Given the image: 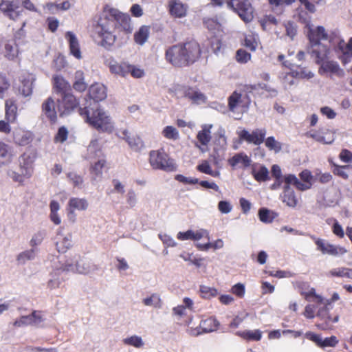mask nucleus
<instances>
[{"mask_svg": "<svg viewBox=\"0 0 352 352\" xmlns=\"http://www.w3.org/2000/svg\"><path fill=\"white\" fill-rule=\"evenodd\" d=\"M125 34H131L133 28L131 19L119 10L105 5L96 25H94V37L98 39V45L107 50H111L117 40L116 30Z\"/></svg>", "mask_w": 352, "mask_h": 352, "instance_id": "f257e3e1", "label": "nucleus"}, {"mask_svg": "<svg viewBox=\"0 0 352 352\" xmlns=\"http://www.w3.org/2000/svg\"><path fill=\"white\" fill-rule=\"evenodd\" d=\"M201 55L199 44L194 41L179 43L166 50L165 58L176 67H188L197 61Z\"/></svg>", "mask_w": 352, "mask_h": 352, "instance_id": "f03ea898", "label": "nucleus"}, {"mask_svg": "<svg viewBox=\"0 0 352 352\" xmlns=\"http://www.w3.org/2000/svg\"><path fill=\"white\" fill-rule=\"evenodd\" d=\"M79 115L90 126L99 132L111 133L114 129L111 116L100 106L96 108L90 107H79Z\"/></svg>", "mask_w": 352, "mask_h": 352, "instance_id": "7ed1b4c3", "label": "nucleus"}, {"mask_svg": "<svg viewBox=\"0 0 352 352\" xmlns=\"http://www.w3.org/2000/svg\"><path fill=\"white\" fill-rule=\"evenodd\" d=\"M150 166L154 170H162L166 172H173L177 170V165L173 159L163 148L152 150L148 153Z\"/></svg>", "mask_w": 352, "mask_h": 352, "instance_id": "20e7f679", "label": "nucleus"}, {"mask_svg": "<svg viewBox=\"0 0 352 352\" xmlns=\"http://www.w3.org/2000/svg\"><path fill=\"white\" fill-rule=\"evenodd\" d=\"M300 181L295 175L288 174L284 176L285 183L292 184L298 190L305 191L311 188L314 176L308 169H305L299 173Z\"/></svg>", "mask_w": 352, "mask_h": 352, "instance_id": "39448f33", "label": "nucleus"}, {"mask_svg": "<svg viewBox=\"0 0 352 352\" xmlns=\"http://www.w3.org/2000/svg\"><path fill=\"white\" fill-rule=\"evenodd\" d=\"M227 6L245 23L251 21L254 18V10L248 0H228Z\"/></svg>", "mask_w": 352, "mask_h": 352, "instance_id": "423d86ee", "label": "nucleus"}, {"mask_svg": "<svg viewBox=\"0 0 352 352\" xmlns=\"http://www.w3.org/2000/svg\"><path fill=\"white\" fill-rule=\"evenodd\" d=\"M331 308L327 306L320 307L316 314L318 322L316 327L322 331L332 330L333 324L338 322L340 316L338 314L331 316L329 313Z\"/></svg>", "mask_w": 352, "mask_h": 352, "instance_id": "0eeeda50", "label": "nucleus"}, {"mask_svg": "<svg viewBox=\"0 0 352 352\" xmlns=\"http://www.w3.org/2000/svg\"><path fill=\"white\" fill-rule=\"evenodd\" d=\"M78 105V100L72 92L61 96L57 100V108L60 116L71 113Z\"/></svg>", "mask_w": 352, "mask_h": 352, "instance_id": "6e6552de", "label": "nucleus"}, {"mask_svg": "<svg viewBox=\"0 0 352 352\" xmlns=\"http://www.w3.org/2000/svg\"><path fill=\"white\" fill-rule=\"evenodd\" d=\"M37 158L36 151L25 152L19 158V171L24 173L27 177H31L34 173V162Z\"/></svg>", "mask_w": 352, "mask_h": 352, "instance_id": "1a4fd4ad", "label": "nucleus"}, {"mask_svg": "<svg viewBox=\"0 0 352 352\" xmlns=\"http://www.w3.org/2000/svg\"><path fill=\"white\" fill-rule=\"evenodd\" d=\"M266 130L265 129H257L251 133L247 130L243 129L239 133V137L241 140L246 141L248 143L254 145H260L265 142Z\"/></svg>", "mask_w": 352, "mask_h": 352, "instance_id": "9d476101", "label": "nucleus"}, {"mask_svg": "<svg viewBox=\"0 0 352 352\" xmlns=\"http://www.w3.org/2000/svg\"><path fill=\"white\" fill-rule=\"evenodd\" d=\"M297 288L300 295L303 296L307 301L312 302L316 304L324 302V298L316 293L314 287H310L308 283L300 282L297 284Z\"/></svg>", "mask_w": 352, "mask_h": 352, "instance_id": "9b49d317", "label": "nucleus"}, {"mask_svg": "<svg viewBox=\"0 0 352 352\" xmlns=\"http://www.w3.org/2000/svg\"><path fill=\"white\" fill-rule=\"evenodd\" d=\"M118 135L124 139L134 151L138 152L144 148L143 140L138 135H131L127 129L120 130Z\"/></svg>", "mask_w": 352, "mask_h": 352, "instance_id": "f8f14e48", "label": "nucleus"}, {"mask_svg": "<svg viewBox=\"0 0 352 352\" xmlns=\"http://www.w3.org/2000/svg\"><path fill=\"white\" fill-rule=\"evenodd\" d=\"M305 336L307 339L316 343V344L320 348L334 347L339 342L335 336H331V337L325 338L322 340L320 335L311 331L307 332Z\"/></svg>", "mask_w": 352, "mask_h": 352, "instance_id": "ddd939ff", "label": "nucleus"}, {"mask_svg": "<svg viewBox=\"0 0 352 352\" xmlns=\"http://www.w3.org/2000/svg\"><path fill=\"white\" fill-rule=\"evenodd\" d=\"M305 135L326 144H331L335 140L334 133L329 129H320L318 131H311L306 133Z\"/></svg>", "mask_w": 352, "mask_h": 352, "instance_id": "4468645a", "label": "nucleus"}, {"mask_svg": "<svg viewBox=\"0 0 352 352\" xmlns=\"http://www.w3.org/2000/svg\"><path fill=\"white\" fill-rule=\"evenodd\" d=\"M219 326V321L214 317H210L200 322L198 329H191V334L198 336L203 333L216 331Z\"/></svg>", "mask_w": 352, "mask_h": 352, "instance_id": "2eb2a0df", "label": "nucleus"}, {"mask_svg": "<svg viewBox=\"0 0 352 352\" xmlns=\"http://www.w3.org/2000/svg\"><path fill=\"white\" fill-rule=\"evenodd\" d=\"M183 98L188 99L193 104L205 103L207 100L206 95L199 91L197 87L186 85Z\"/></svg>", "mask_w": 352, "mask_h": 352, "instance_id": "dca6fc26", "label": "nucleus"}, {"mask_svg": "<svg viewBox=\"0 0 352 352\" xmlns=\"http://www.w3.org/2000/svg\"><path fill=\"white\" fill-rule=\"evenodd\" d=\"M87 97L96 102L104 100L107 98V88L101 83H94L89 87Z\"/></svg>", "mask_w": 352, "mask_h": 352, "instance_id": "f3484780", "label": "nucleus"}, {"mask_svg": "<svg viewBox=\"0 0 352 352\" xmlns=\"http://www.w3.org/2000/svg\"><path fill=\"white\" fill-rule=\"evenodd\" d=\"M41 110L43 114L47 118L51 124L57 122V111L56 104L52 97H48L42 104Z\"/></svg>", "mask_w": 352, "mask_h": 352, "instance_id": "a211bd4d", "label": "nucleus"}, {"mask_svg": "<svg viewBox=\"0 0 352 352\" xmlns=\"http://www.w3.org/2000/svg\"><path fill=\"white\" fill-rule=\"evenodd\" d=\"M336 48L341 53L338 58L343 65L351 62L352 59V37L349 38L347 43L343 40L340 41Z\"/></svg>", "mask_w": 352, "mask_h": 352, "instance_id": "6ab92c4d", "label": "nucleus"}, {"mask_svg": "<svg viewBox=\"0 0 352 352\" xmlns=\"http://www.w3.org/2000/svg\"><path fill=\"white\" fill-rule=\"evenodd\" d=\"M34 80V78L32 74H22L19 77L21 82L18 88L19 93L25 97L30 96L32 94Z\"/></svg>", "mask_w": 352, "mask_h": 352, "instance_id": "aec40b11", "label": "nucleus"}, {"mask_svg": "<svg viewBox=\"0 0 352 352\" xmlns=\"http://www.w3.org/2000/svg\"><path fill=\"white\" fill-rule=\"evenodd\" d=\"M107 65L111 74L125 77L129 74L130 64L126 62L118 63L113 58L107 60Z\"/></svg>", "mask_w": 352, "mask_h": 352, "instance_id": "412c9836", "label": "nucleus"}, {"mask_svg": "<svg viewBox=\"0 0 352 352\" xmlns=\"http://www.w3.org/2000/svg\"><path fill=\"white\" fill-rule=\"evenodd\" d=\"M53 89L60 96L72 92L71 85L63 76L55 75L52 78Z\"/></svg>", "mask_w": 352, "mask_h": 352, "instance_id": "4be33fe9", "label": "nucleus"}, {"mask_svg": "<svg viewBox=\"0 0 352 352\" xmlns=\"http://www.w3.org/2000/svg\"><path fill=\"white\" fill-rule=\"evenodd\" d=\"M168 6L170 14L175 18H182L187 14V6L179 0L169 1Z\"/></svg>", "mask_w": 352, "mask_h": 352, "instance_id": "5701e85b", "label": "nucleus"}, {"mask_svg": "<svg viewBox=\"0 0 352 352\" xmlns=\"http://www.w3.org/2000/svg\"><path fill=\"white\" fill-rule=\"evenodd\" d=\"M251 159L244 153H239L228 159V164L233 168L237 166L243 168L249 167L251 164Z\"/></svg>", "mask_w": 352, "mask_h": 352, "instance_id": "b1692460", "label": "nucleus"}, {"mask_svg": "<svg viewBox=\"0 0 352 352\" xmlns=\"http://www.w3.org/2000/svg\"><path fill=\"white\" fill-rule=\"evenodd\" d=\"M65 38L69 43V48L70 54L76 59H81L82 54L80 47V43L76 35L70 31L65 33Z\"/></svg>", "mask_w": 352, "mask_h": 352, "instance_id": "393cba45", "label": "nucleus"}, {"mask_svg": "<svg viewBox=\"0 0 352 352\" xmlns=\"http://www.w3.org/2000/svg\"><path fill=\"white\" fill-rule=\"evenodd\" d=\"M292 184L285 183L282 195V201L287 206L295 208L298 204V199L294 190L290 187Z\"/></svg>", "mask_w": 352, "mask_h": 352, "instance_id": "a878e982", "label": "nucleus"}, {"mask_svg": "<svg viewBox=\"0 0 352 352\" xmlns=\"http://www.w3.org/2000/svg\"><path fill=\"white\" fill-rule=\"evenodd\" d=\"M33 139L34 135L30 131L19 129L14 132L13 140L17 145L27 146L33 141Z\"/></svg>", "mask_w": 352, "mask_h": 352, "instance_id": "bb28decb", "label": "nucleus"}, {"mask_svg": "<svg viewBox=\"0 0 352 352\" xmlns=\"http://www.w3.org/2000/svg\"><path fill=\"white\" fill-rule=\"evenodd\" d=\"M327 33L322 26H318L316 29H309L308 32V38L312 46L321 45L320 41L327 39Z\"/></svg>", "mask_w": 352, "mask_h": 352, "instance_id": "cd10ccee", "label": "nucleus"}, {"mask_svg": "<svg viewBox=\"0 0 352 352\" xmlns=\"http://www.w3.org/2000/svg\"><path fill=\"white\" fill-rule=\"evenodd\" d=\"M18 107L16 100L9 98L5 102L6 119L8 122H14L17 117Z\"/></svg>", "mask_w": 352, "mask_h": 352, "instance_id": "c85d7f7f", "label": "nucleus"}, {"mask_svg": "<svg viewBox=\"0 0 352 352\" xmlns=\"http://www.w3.org/2000/svg\"><path fill=\"white\" fill-rule=\"evenodd\" d=\"M18 7L13 1L0 0V10L11 19L15 20L19 15L16 11Z\"/></svg>", "mask_w": 352, "mask_h": 352, "instance_id": "c756f323", "label": "nucleus"}, {"mask_svg": "<svg viewBox=\"0 0 352 352\" xmlns=\"http://www.w3.org/2000/svg\"><path fill=\"white\" fill-rule=\"evenodd\" d=\"M73 89L79 93L84 92L87 89V84L85 80V74L82 70H77L74 73Z\"/></svg>", "mask_w": 352, "mask_h": 352, "instance_id": "7c9ffc66", "label": "nucleus"}, {"mask_svg": "<svg viewBox=\"0 0 352 352\" xmlns=\"http://www.w3.org/2000/svg\"><path fill=\"white\" fill-rule=\"evenodd\" d=\"M212 127V124H204L202 129L197 133L196 138L201 146H206L210 142Z\"/></svg>", "mask_w": 352, "mask_h": 352, "instance_id": "2f4dec72", "label": "nucleus"}, {"mask_svg": "<svg viewBox=\"0 0 352 352\" xmlns=\"http://www.w3.org/2000/svg\"><path fill=\"white\" fill-rule=\"evenodd\" d=\"M316 48L312 51V56L316 58V63L318 65H321L328 58L329 49L327 46L324 45H315Z\"/></svg>", "mask_w": 352, "mask_h": 352, "instance_id": "473e14b6", "label": "nucleus"}, {"mask_svg": "<svg viewBox=\"0 0 352 352\" xmlns=\"http://www.w3.org/2000/svg\"><path fill=\"white\" fill-rule=\"evenodd\" d=\"M12 154L9 146L3 142H0V167L11 162Z\"/></svg>", "mask_w": 352, "mask_h": 352, "instance_id": "72a5a7b5", "label": "nucleus"}, {"mask_svg": "<svg viewBox=\"0 0 352 352\" xmlns=\"http://www.w3.org/2000/svg\"><path fill=\"white\" fill-rule=\"evenodd\" d=\"M67 206L74 210H86L89 203L85 198L72 197L68 201Z\"/></svg>", "mask_w": 352, "mask_h": 352, "instance_id": "f704fd0d", "label": "nucleus"}, {"mask_svg": "<svg viewBox=\"0 0 352 352\" xmlns=\"http://www.w3.org/2000/svg\"><path fill=\"white\" fill-rule=\"evenodd\" d=\"M76 267V271L82 274H89L98 270V265L91 261L77 263Z\"/></svg>", "mask_w": 352, "mask_h": 352, "instance_id": "c9c22d12", "label": "nucleus"}, {"mask_svg": "<svg viewBox=\"0 0 352 352\" xmlns=\"http://www.w3.org/2000/svg\"><path fill=\"white\" fill-rule=\"evenodd\" d=\"M322 71L324 73H332L338 74L340 72H342L339 67L337 62L333 60H324L321 65L319 69V72L322 74Z\"/></svg>", "mask_w": 352, "mask_h": 352, "instance_id": "e433bc0d", "label": "nucleus"}, {"mask_svg": "<svg viewBox=\"0 0 352 352\" xmlns=\"http://www.w3.org/2000/svg\"><path fill=\"white\" fill-rule=\"evenodd\" d=\"M149 28L142 25L138 32L134 34V41L137 44L143 45L148 38Z\"/></svg>", "mask_w": 352, "mask_h": 352, "instance_id": "4c0bfd02", "label": "nucleus"}, {"mask_svg": "<svg viewBox=\"0 0 352 352\" xmlns=\"http://www.w3.org/2000/svg\"><path fill=\"white\" fill-rule=\"evenodd\" d=\"M50 220L55 224L59 225L61 223L60 218L58 214L60 209L59 203L57 201L52 200L50 204Z\"/></svg>", "mask_w": 352, "mask_h": 352, "instance_id": "58836bf2", "label": "nucleus"}, {"mask_svg": "<svg viewBox=\"0 0 352 352\" xmlns=\"http://www.w3.org/2000/svg\"><path fill=\"white\" fill-rule=\"evenodd\" d=\"M242 95L241 94L234 91L228 99V108L230 111L234 112L236 109L239 106V104L242 102Z\"/></svg>", "mask_w": 352, "mask_h": 352, "instance_id": "ea45409f", "label": "nucleus"}, {"mask_svg": "<svg viewBox=\"0 0 352 352\" xmlns=\"http://www.w3.org/2000/svg\"><path fill=\"white\" fill-rule=\"evenodd\" d=\"M252 175L254 179L258 182H265L270 179L268 169L264 166H261L258 170L253 169Z\"/></svg>", "mask_w": 352, "mask_h": 352, "instance_id": "a19ab883", "label": "nucleus"}, {"mask_svg": "<svg viewBox=\"0 0 352 352\" xmlns=\"http://www.w3.org/2000/svg\"><path fill=\"white\" fill-rule=\"evenodd\" d=\"M239 335L246 340L258 341L262 338V333L260 330L244 331L239 333Z\"/></svg>", "mask_w": 352, "mask_h": 352, "instance_id": "79ce46f5", "label": "nucleus"}, {"mask_svg": "<svg viewBox=\"0 0 352 352\" xmlns=\"http://www.w3.org/2000/svg\"><path fill=\"white\" fill-rule=\"evenodd\" d=\"M56 245L58 252H66L72 245L71 236H69V237H63L58 239L56 241Z\"/></svg>", "mask_w": 352, "mask_h": 352, "instance_id": "37998d69", "label": "nucleus"}, {"mask_svg": "<svg viewBox=\"0 0 352 352\" xmlns=\"http://www.w3.org/2000/svg\"><path fill=\"white\" fill-rule=\"evenodd\" d=\"M265 146L270 151H274L275 153H278L282 149V144L280 142L276 141L273 136L267 138L265 140Z\"/></svg>", "mask_w": 352, "mask_h": 352, "instance_id": "c03bdc74", "label": "nucleus"}, {"mask_svg": "<svg viewBox=\"0 0 352 352\" xmlns=\"http://www.w3.org/2000/svg\"><path fill=\"white\" fill-rule=\"evenodd\" d=\"M162 133L164 138L168 140H176L179 138L178 131L173 126H166Z\"/></svg>", "mask_w": 352, "mask_h": 352, "instance_id": "a18cd8bd", "label": "nucleus"}, {"mask_svg": "<svg viewBox=\"0 0 352 352\" xmlns=\"http://www.w3.org/2000/svg\"><path fill=\"white\" fill-rule=\"evenodd\" d=\"M197 170L201 173L210 175L212 177H217L219 175L218 171H213L208 162L205 160L197 166Z\"/></svg>", "mask_w": 352, "mask_h": 352, "instance_id": "49530a36", "label": "nucleus"}, {"mask_svg": "<svg viewBox=\"0 0 352 352\" xmlns=\"http://www.w3.org/2000/svg\"><path fill=\"white\" fill-rule=\"evenodd\" d=\"M10 87L9 79L5 74H0V99H3Z\"/></svg>", "mask_w": 352, "mask_h": 352, "instance_id": "de8ad7c7", "label": "nucleus"}, {"mask_svg": "<svg viewBox=\"0 0 352 352\" xmlns=\"http://www.w3.org/2000/svg\"><path fill=\"white\" fill-rule=\"evenodd\" d=\"M325 252V254H329L332 256L342 255L346 252V250L342 246L335 245L329 243Z\"/></svg>", "mask_w": 352, "mask_h": 352, "instance_id": "09e8293b", "label": "nucleus"}, {"mask_svg": "<svg viewBox=\"0 0 352 352\" xmlns=\"http://www.w3.org/2000/svg\"><path fill=\"white\" fill-rule=\"evenodd\" d=\"M184 88H186L185 85L176 84L168 89V93L178 99L182 98L184 95Z\"/></svg>", "mask_w": 352, "mask_h": 352, "instance_id": "8fccbe9b", "label": "nucleus"}, {"mask_svg": "<svg viewBox=\"0 0 352 352\" xmlns=\"http://www.w3.org/2000/svg\"><path fill=\"white\" fill-rule=\"evenodd\" d=\"M143 302L146 306H153L160 308L162 306V301L160 296L153 294L150 297L146 298L143 300Z\"/></svg>", "mask_w": 352, "mask_h": 352, "instance_id": "3c124183", "label": "nucleus"}, {"mask_svg": "<svg viewBox=\"0 0 352 352\" xmlns=\"http://www.w3.org/2000/svg\"><path fill=\"white\" fill-rule=\"evenodd\" d=\"M288 73L292 75L295 80L298 78H310L314 76V74L311 72L307 71L305 68H300L299 71L292 70Z\"/></svg>", "mask_w": 352, "mask_h": 352, "instance_id": "603ef678", "label": "nucleus"}, {"mask_svg": "<svg viewBox=\"0 0 352 352\" xmlns=\"http://www.w3.org/2000/svg\"><path fill=\"white\" fill-rule=\"evenodd\" d=\"M106 164V160L104 159L99 160L91 165L90 168V172L96 176L100 175L102 174V168Z\"/></svg>", "mask_w": 352, "mask_h": 352, "instance_id": "864d4df0", "label": "nucleus"}, {"mask_svg": "<svg viewBox=\"0 0 352 352\" xmlns=\"http://www.w3.org/2000/svg\"><path fill=\"white\" fill-rule=\"evenodd\" d=\"M34 256V250L31 249L20 253L17 256V261L19 263L24 264L27 261L33 259Z\"/></svg>", "mask_w": 352, "mask_h": 352, "instance_id": "5fc2aeb1", "label": "nucleus"}, {"mask_svg": "<svg viewBox=\"0 0 352 352\" xmlns=\"http://www.w3.org/2000/svg\"><path fill=\"white\" fill-rule=\"evenodd\" d=\"M68 137V131L65 126H61L58 129L57 133L55 135L54 141L56 143H63L65 142Z\"/></svg>", "mask_w": 352, "mask_h": 352, "instance_id": "6e6d98bb", "label": "nucleus"}, {"mask_svg": "<svg viewBox=\"0 0 352 352\" xmlns=\"http://www.w3.org/2000/svg\"><path fill=\"white\" fill-rule=\"evenodd\" d=\"M258 217L261 221L263 223H271L274 219L272 212L268 209L264 208L259 210Z\"/></svg>", "mask_w": 352, "mask_h": 352, "instance_id": "4d7b16f0", "label": "nucleus"}, {"mask_svg": "<svg viewBox=\"0 0 352 352\" xmlns=\"http://www.w3.org/2000/svg\"><path fill=\"white\" fill-rule=\"evenodd\" d=\"M200 292L201 296L204 298H210L212 297H215L218 292L215 288L209 287L207 286H201L200 287Z\"/></svg>", "mask_w": 352, "mask_h": 352, "instance_id": "13d9d810", "label": "nucleus"}, {"mask_svg": "<svg viewBox=\"0 0 352 352\" xmlns=\"http://www.w3.org/2000/svg\"><path fill=\"white\" fill-rule=\"evenodd\" d=\"M123 342L125 344L133 346L136 348H140L144 344L142 338L137 336L126 338L124 339Z\"/></svg>", "mask_w": 352, "mask_h": 352, "instance_id": "bf43d9fd", "label": "nucleus"}, {"mask_svg": "<svg viewBox=\"0 0 352 352\" xmlns=\"http://www.w3.org/2000/svg\"><path fill=\"white\" fill-rule=\"evenodd\" d=\"M351 166L349 165L346 166H339V165H334V168L333 170V173L334 175H338L344 179H348L349 175L346 173L345 170L350 168Z\"/></svg>", "mask_w": 352, "mask_h": 352, "instance_id": "052dcab7", "label": "nucleus"}, {"mask_svg": "<svg viewBox=\"0 0 352 352\" xmlns=\"http://www.w3.org/2000/svg\"><path fill=\"white\" fill-rule=\"evenodd\" d=\"M251 58V54L243 49L236 51V60L240 63H246Z\"/></svg>", "mask_w": 352, "mask_h": 352, "instance_id": "680f3d73", "label": "nucleus"}, {"mask_svg": "<svg viewBox=\"0 0 352 352\" xmlns=\"http://www.w3.org/2000/svg\"><path fill=\"white\" fill-rule=\"evenodd\" d=\"M244 46L250 51H255L257 47V42L254 35H247L244 39Z\"/></svg>", "mask_w": 352, "mask_h": 352, "instance_id": "e2e57ef3", "label": "nucleus"}, {"mask_svg": "<svg viewBox=\"0 0 352 352\" xmlns=\"http://www.w3.org/2000/svg\"><path fill=\"white\" fill-rule=\"evenodd\" d=\"M67 176L74 187H80L83 183L82 177L74 172L68 173Z\"/></svg>", "mask_w": 352, "mask_h": 352, "instance_id": "0e129e2a", "label": "nucleus"}, {"mask_svg": "<svg viewBox=\"0 0 352 352\" xmlns=\"http://www.w3.org/2000/svg\"><path fill=\"white\" fill-rule=\"evenodd\" d=\"M283 84L285 87H290L295 84L296 80L293 78L292 75H290L288 72L282 73L280 76Z\"/></svg>", "mask_w": 352, "mask_h": 352, "instance_id": "69168bd1", "label": "nucleus"}, {"mask_svg": "<svg viewBox=\"0 0 352 352\" xmlns=\"http://www.w3.org/2000/svg\"><path fill=\"white\" fill-rule=\"evenodd\" d=\"M210 44L214 54H218L220 52L222 47V42L219 38L215 36L210 38Z\"/></svg>", "mask_w": 352, "mask_h": 352, "instance_id": "338daca9", "label": "nucleus"}, {"mask_svg": "<svg viewBox=\"0 0 352 352\" xmlns=\"http://www.w3.org/2000/svg\"><path fill=\"white\" fill-rule=\"evenodd\" d=\"M129 74L133 78H140L144 76V69L130 64Z\"/></svg>", "mask_w": 352, "mask_h": 352, "instance_id": "774afa93", "label": "nucleus"}]
</instances>
